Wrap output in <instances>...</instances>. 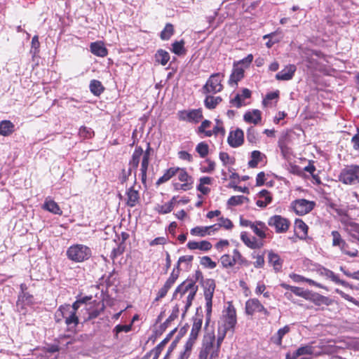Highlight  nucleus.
<instances>
[{
	"instance_id": "nucleus-33",
	"label": "nucleus",
	"mask_w": 359,
	"mask_h": 359,
	"mask_svg": "<svg viewBox=\"0 0 359 359\" xmlns=\"http://www.w3.org/2000/svg\"><path fill=\"white\" fill-rule=\"evenodd\" d=\"M126 195L127 205L131 208L135 207L139 201V192L131 187L127 190Z\"/></svg>"
},
{
	"instance_id": "nucleus-51",
	"label": "nucleus",
	"mask_w": 359,
	"mask_h": 359,
	"mask_svg": "<svg viewBox=\"0 0 359 359\" xmlns=\"http://www.w3.org/2000/svg\"><path fill=\"white\" fill-rule=\"evenodd\" d=\"M332 237V246L339 247L344 244V240L341 238L340 233L338 231H332L331 232Z\"/></svg>"
},
{
	"instance_id": "nucleus-31",
	"label": "nucleus",
	"mask_w": 359,
	"mask_h": 359,
	"mask_svg": "<svg viewBox=\"0 0 359 359\" xmlns=\"http://www.w3.org/2000/svg\"><path fill=\"white\" fill-rule=\"evenodd\" d=\"M226 333H227L226 331L222 330L221 327H219L218 334H217V344H216V345H215V348L211 353L212 358H217L219 357L220 346H221V344H222L224 339L225 338Z\"/></svg>"
},
{
	"instance_id": "nucleus-25",
	"label": "nucleus",
	"mask_w": 359,
	"mask_h": 359,
	"mask_svg": "<svg viewBox=\"0 0 359 359\" xmlns=\"http://www.w3.org/2000/svg\"><path fill=\"white\" fill-rule=\"evenodd\" d=\"M258 199L256 205L259 208H266L272 201V196L266 189H263L257 194Z\"/></svg>"
},
{
	"instance_id": "nucleus-4",
	"label": "nucleus",
	"mask_w": 359,
	"mask_h": 359,
	"mask_svg": "<svg viewBox=\"0 0 359 359\" xmlns=\"http://www.w3.org/2000/svg\"><path fill=\"white\" fill-rule=\"evenodd\" d=\"M339 180L345 184L353 185L359 183V165L345 166L339 175Z\"/></svg>"
},
{
	"instance_id": "nucleus-50",
	"label": "nucleus",
	"mask_w": 359,
	"mask_h": 359,
	"mask_svg": "<svg viewBox=\"0 0 359 359\" xmlns=\"http://www.w3.org/2000/svg\"><path fill=\"white\" fill-rule=\"evenodd\" d=\"M40 43L39 41V36L35 35L32 37L31 43L30 53L32 57H35L39 53Z\"/></svg>"
},
{
	"instance_id": "nucleus-34",
	"label": "nucleus",
	"mask_w": 359,
	"mask_h": 359,
	"mask_svg": "<svg viewBox=\"0 0 359 359\" xmlns=\"http://www.w3.org/2000/svg\"><path fill=\"white\" fill-rule=\"evenodd\" d=\"M179 167H172L167 169L163 173V175L158 179L156 184L160 185L170 180L173 176H175L177 173Z\"/></svg>"
},
{
	"instance_id": "nucleus-7",
	"label": "nucleus",
	"mask_w": 359,
	"mask_h": 359,
	"mask_svg": "<svg viewBox=\"0 0 359 359\" xmlns=\"http://www.w3.org/2000/svg\"><path fill=\"white\" fill-rule=\"evenodd\" d=\"M220 76L221 74L219 73L212 74L203 86V93L205 94H215L221 92L223 89V86L221 83L222 79H220Z\"/></svg>"
},
{
	"instance_id": "nucleus-54",
	"label": "nucleus",
	"mask_w": 359,
	"mask_h": 359,
	"mask_svg": "<svg viewBox=\"0 0 359 359\" xmlns=\"http://www.w3.org/2000/svg\"><path fill=\"white\" fill-rule=\"evenodd\" d=\"M295 228L299 233H302L303 236H306L308 233V226L302 219H297L295 220Z\"/></svg>"
},
{
	"instance_id": "nucleus-19",
	"label": "nucleus",
	"mask_w": 359,
	"mask_h": 359,
	"mask_svg": "<svg viewBox=\"0 0 359 359\" xmlns=\"http://www.w3.org/2000/svg\"><path fill=\"white\" fill-rule=\"evenodd\" d=\"M268 262L269 264L273 266L275 272H280L282 271L283 259L280 258L278 253L274 252L272 250L268 252Z\"/></svg>"
},
{
	"instance_id": "nucleus-36",
	"label": "nucleus",
	"mask_w": 359,
	"mask_h": 359,
	"mask_svg": "<svg viewBox=\"0 0 359 359\" xmlns=\"http://www.w3.org/2000/svg\"><path fill=\"white\" fill-rule=\"evenodd\" d=\"M177 174V179L180 182L182 183H189L190 186H193L194 179L190 175H189L186 168H179Z\"/></svg>"
},
{
	"instance_id": "nucleus-5",
	"label": "nucleus",
	"mask_w": 359,
	"mask_h": 359,
	"mask_svg": "<svg viewBox=\"0 0 359 359\" xmlns=\"http://www.w3.org/2000/svg\"><path fill=\"white\" fill-rule=\"evenodd\" d=\"M70 309L69 304L60 306L56 311V317L61 316L64 318L65 323L67 326V330L72 331L78 325L79 320L76 314L74 313V311L71 312Z\"/></svg>"
},
{
	"instance_id": "nucleus-61",
	"label": "nucleus",
	"mask_w": 359,
	"mask_h": 359,
	"mask_svg": "<svg viewBox=\"0 0 359 359\" xmlns=\"http://www.w3.org/2000/svg\"><path fill=\"white\" fill-rule=\"evenodd\" d=\"M229 102L231 106L236 107V108H240L245 105V103L243 102L239 93H237L234 98L231 99Z\"/></svg>"
},
{
	"instance_id": "nucleus-27",
	"label": "nucleus",
	"mask_w": 359,
	"mask_h": 359,
	"mask_svg": "<svg viewBox=\"0 0 359 359\" xmlns=\"http://www.w3.org/2000/svg\"><path fill=\"white\" fill-rule=\"evenodd\" d=\"M90 52L97 57H105L108 54L107 48L101 41L93 42L90 45Z\"/></svg>"
},
{
	"instance_id": "nucleus-52",
	"label": "nucleus",
	"mask_w": 359,
	"mask_h": 359,
	"mask_svg": "<svg viewBox=\"0 0 359 359\" xmlns=\"http://www.w3.org/2000/svg\"><path fill=\"white\" fill-rule=\"evenodd\" d=\"M221 134L222 136L225 135V129L223 125H216L212 130H208L205 132V137H211L212 135H217Z\"/></svg>"
},
{
	"instance_id": "nucleus-18",
	"label": "nucleus",
	"mask_w": 359,
	"mask_h": 359,
	"mask_svg": "<svg viewBox=\"0 0 359 359\" xmlns=\"http://www.w3.org/2000/svg\"><path fill=\"white\" fill-rule=\"evenodd\" d=\"M296 70L297 67L294 65H288L276 74V79L279 81L291 80L293 78Z\"/></svg>"
},
{
	"instance_id": "nucleus-39",
	"label": "nucleus",
	"mask_w": 359,
	"mask_h": 359,
	"mask_svg": "<svg viewBox=\"0 0 359 359\" xmlns=\"http://www.w3.org/2000/svg\"><path fill=\"white\" fill-rule=\"evenodd\" d=\"M154 57L156 62L165 66L170 60V54L165 50L159 49L156 51Z\"/></svg>"
},
{
	"instance_id": "nucleus-58",
	"label": "nucleus",
	"mask_w": 359,
	"mask_h": 359,
	"mask_svg": "<svg viewBox=\"0 0 359 359\" xmlns=\"http://www.w3.org/2000/svg\"><path fill=\"white\" fill-rule=\"evenodd\" d=\"M252 257L256 259V261L253 263V265L257 269L262 268L264 265V256L262 255H256L255 252L252 254Z\"/></svg>"
},
{
	"instance_id": "nucleus-47",
	"label": "nucleus",
	"mask_w": 359,
	"mask_h": 359,
	"mask_svg": "<svg viewBox=\"0 0 359 359\" xmlns=\"http://www.w3.org/2000/svg\"><path fill=\"white\" fill-rule=\"evenodd\" d=\"M248 201V198L244 196H233L227 201V205L230 206H236Z\"/></svg>"
},
{
	"instance_id": "nucleus-59",
	"label": "nucleus",
	"mask_w": 359,
	"mask_h": 359,
	"mask_svg": "<svg viewBox=\"0 0 359 359\" xmlns=\"http://www.w3.org/2000/svg\"><path fill=\"white\" fill-rule=\"evenodd\" d=\"M247 140L250 143H256L257 141V133L255 128L250 127L247 130Z\"/></svg>"
},
{
	"instance_id": "nucleus-37",
	"label": "nucleus",
	"mask_w": 359,
	"mask_h": 359,
	"mask_svg": "<svg viewBox=\"0 0 359 359\" xmlns=\"http://www.w3.org/2000/svg\"><path fill=\"white\" fill-rule=\"evenodd\" d=\"M302 170H304V172H309L313 178V182L314 184L318 185L321 184L320 177L318 176V175L315 174L316 168L313 164V161H309L308 165L304 167Z\"/></svg>"
},
{
	"instance_id": "nucleus-57",
	"label": "nucleus",
	"mask_w": 359,
	"mask_h": 359,
	"mask_svg": "<svg viewBox=\"0 0 359 359\" xmlns=\"http://www.w3.org/2000/svg\"><path fill=\"white\" fill-rule=\"evenodd\" d=\"M155 210L159 214L165 215L170 212L172 208H171V204L166 203L163 205H157L155 208Z\"/></svg>"
},
{
	"instance_id": "nucleus-42",
	"label": "nucleus",
	"mask_w": 359,
	"mask_h": 359,
	"mask_svg": "<svg viewBox=\"0 0 359 359\" xmlns=\"http://www.w3.org/2000/svg\"><path fill=\"white\" fill-rule=\"evenodd\" d=\"M265 155L262 154L259 151L255 150L251 153V160L248 162L250 168H256L258 163L263 161Z\"/></svg>"
},
{
	"instance_id": "nucleus-14",
	"label": "nucleus",
	"mask_w": 359,
	"mask_h": 359,
	"mask_svg": "<svg viewBox=\"0 0 359 359\" xmlns=\"http://www.w3.org/2000/svg\"><path fill=\"white\" fill-rule=\"evenodd\" d=\"M86 310L88 311L87 320H90L96 318L104 310V304L101 302L93 301L88 305H86Z\"/></svg>"
},
{
	"instance_id": "nucleus-46",
	"label": "nucleus",
	"mask_w": 359,
	"mask_h": 359,
	"mask_svg": "<svg viewBox=\"0 0 359 359\" xmlns=\"http://www.w3.org/2000/svg\"><path fill=\"white\" fill-rule=\"evenodd\" d=\"M313 352V348L310 345L300 346L294 352V357L298 358L301 355H311Z\"/></svg>"
},
{
	"instance_id": "nucleus-41",
	"label": "nucleus",
	"mask_w": 359,
	"mask_h": 359,
	"mask_svg": "<svg viewBox=\"0 0 359 359\" xmlns=\"http://www.w3.org/2000/svg\"><path fill=\"white\" fill-rule=\"evenodd\" d=\"M171 51L177 55H183L187 53V50L184 47V41L183 39L180 41H175L172 43Z\"/></svg>"
},
{
	"instance_id": "nucleus-23",
	"label": "nucleus",
	"mask_w": 359,
	"mask_h": 359,
	"mask_svg": "<svg viewBox=\"0 0 359 359\" xmlns=\"http://www.w3.org/2000/svg\"><path fill=\"white\" fill-rule=\"evenodd\" d=\"M143 154V149L140 146H137L129 161V168L135 170V176H136V170L139 165L140 158Z\"/></svg>"
},
{
	"instance_id": "nucleus-32",
	"label": "nucleus",
	"mask_w": 359,
	"mask_h": 359,
	"mask_svg": "<svg viewBox=\"0 0 359 359\" xmlns=\"http://www.w3.org/2000/svg\"><path fill=\"white\" fill-rule=\"evenodd\" d=\"M290 330V327L289 325H285L283 327L280 328L276 334L271 337V342L277 346H281L283 337L287 334Z\"/></svg>"
},
{
	"instance_id": "nucleus-15",
	"label": "nucleus",
	"mask_w": 359,
	"mask_h": 359,
	"mask_svg": "<svg viewBox=\"0 0 359 359\" xmlns=\"http://www.w3.org/2000/svg\"><path fill=\"white\" fill-rule=\"evenodd\" d=\"M244 141L243 131L237 128L235 130L231 131L227 138V142L230 147L236 148L243 144Z\"/></svg>"
},
{
	"instance_id": "nucleus-2",
	"label": "nucleus",
	"mask_w": 359,
	"mask_h": 359,
	"mask_svg": "<svg viewBox=\"0 0 359 359\" xmlns=\"http://www.w3.org/2000/svg\"><path fill=\"white\" fill-rule=\"evenodd\" d=\"M35 304L34 296L28 292V285L26 283L20 285V292L16 302L17 311L25 315L27 313V307H31Z\"/></svg>"
},
{
	"instance_id": "nucleus-53",
	"label": "nucleus",
	"mask_w": 359,
	"mask_h": 359,
	"mask_svg": "<svg viewBox=\"0 0 359 359\" xmlns=\"http://www.w3.org/2000/svg\"><path fill=\"white\" fill-rule=\"evenodd\" d=\"M173 190L175 191H187L192 189L193 186H190L189 183H180L172 182V183Z\"/></svg>"
},
{
	"instance_id": "nucleus-13",
	"label": "nucleus",
	"mask_w": 359,
	"mask_h": 359,
	"mask_svg": "<svg viewBox=\"0 0 359 359\" xmlns=\"http://www.w3.org/2000/svg\"><path fill=\"white\" fill-rule=\"evenodd\" d=\"M203 289L205 307L212 306V297L215 290V282L212 278H207L201 284Z\"/></svg>"
},
{
	"instance_id": "nucleus-49",
	"label": "nucleus",
	"mask_w": 359,
	"mask_h": 359,
	"mask_svg": "<svg viewBox=\"0 0 359 359\" xmlns=\"http://www.w3.org/2000/svg\"><path fill=\"white\" fill-rule=\"evenodd\" d=\"M172 286L168 283H165L163 286L158 291L156 298L154 299L153 304L156 302L159 301L161 299L164 298L166 295L169 290Z\"/></svg>"
},
{
	"instance_id": "nucleus-62",
	"label": "nucleus",
	"mask_w": 359,
	"mask_h": 359,
	"mask_svg": "<svg viewBox=\"0 0 359 359\" xmlns=\"http://www.w3.org/2000/svg\"><path fill=\"white\" fill-rule=\"evenodd\" d=\"M125 251V244L119 243L117 248H115L112 250L111 252V258L115 259L118 256L122 255Z\"/></svg>"
},
{
	"instance_id": "nucleus-22",
	"label": "nucleus",
	"mask_w": 359,
	"mask_h": 359,
	"mask_svg": "<svg viewBox=\"0 0 359 359\" xmlns=\"http://www.w3.org/2000/svg\"><path fill=\"white\" fill-rule=\"evenodd\" d=\"M244 77V69L237 66L236 62L233 63L232 72L229 79V84L231 86H237L238 82Z\"/></svg>"
},
{
	"instance_id": "nucleus-26",
	"label": "nucleus",
	"mask_w": 359,
	"mask_h": 359,
	"mask_svg": "<svg viewBox=\"0 0 359 359\" xmlns=\"http://www.w3.org/2000/svg\"><path fill=\"white\" fill-rule=\"evenodd\" d=\"M187 246L191 250L198 249L204 252L209 251L212 247L211 243L208 241H202L201 242L190 241L187 243Z\"/></svg>"
},
{
	"instance_id": "nucleus-11",
	"label": "nucleus",
	"mask_w": 359,
	"mask_h": 359,
	"mask_svg": "<svg viewBox=\"0 0 359 359\" xmlns=\"http://www.w3.org/2000/svg\"><path fill=\"white\" fill-rule=\"evenodd\" d=\"M316 203L306 199H297L292 202L291 208L299 215H304L311 212L315 207Z\"/></svg>"
},
{
	"instance_id": "nucleus-3",
	"label": "nucleus",
	"mask_w": 359,
	"mask_h": 359,
	"mask_svg": "<svg viewBox=\"0 0 359 359\" xmlns=\"http://www.w3.org/2000/svg\"><path fill=\"white\" fill-rule=\"evenodd\" d=\"M91 255V249L83 244L72 245L67 250L68 259L76 263L88 260Z\"/></svg>"
},
{
	"instance_id": "nucleus-40",
	"label": "nucleus",
	"mask_w": 359,
	"mask_h": 359,
	"mask_svg": "<svg viewBox=\"0 0 359 359\" xmlns=\"http://www.w3.org/2000/svg\"><path fill=\"white\" fill-rule=\"evenodd\" d=\"M176 330L177 328H175L171 332H170L163 341H161L155 348L151 349V352H154V353L159 356L165 344L170 340L171 337H172L173 334L176 332Z\"/></svg>"
},
{
	"instance_id": "nucleus-29",
	"label": "nucleus",
	"mask_w": 359,
	"mask_h": 359,
	"mask_svg": "<svg viewBox=\"0 0 359 359\" xmlns=\"http://www.w3.org/2000/svg\"><path fill=\"white\" fill-rule=\"evenodd\" d=\"M179 313H180V306L178 304H176L175 306H173V308L172 309V313L169 316V317L166 319V320L163 323H162L159 326V329L158 331L159 332L160 334H162L163 332L165 331V330L168 327L169 324L178 317Z\"/></svg>"
},
{
	"instance_id": "nucleus-48",
	"label": "nucleus",
	"mask_w": 359,
	"mask_h": 359,
	"mask_svg": "<svg viewBox=\"0 0 359 359\" xmlns=\"http://www.w3.org/2000/svg\"><path fill=\"white\" fill-rule=\"evenodd\" d=\"M196 151L199 154L201 158H205L209 152V147L205 142L198 143L196 147Z\"/></svg>"
},
{
	"instance_id": "nucleus-55",
	"label": "nucleus",
	"mask_w": 359,
	"mask_h": 359,
	"mask_svg": "<svg viewBox=\"0 0 359 359\" xmlns=\"http://www.w3.org/2000/svg\"><path fill=\"white\" fill-rule=\"evenodd\" d=\"M201 264L205 268L213 269L216 267L217 264L213 262L208 256L202 257L200 262Z\"/></svg>"
},
{
	"instance_id": "nucleus-43",
	"label": "nucleus",
	"mask_w": 359,
	"mask_h": 359,
	"mask_svg": "<svg viewBox=\"0 0 359 359\" xmlns=\"http://www.w3.org/2000/svg\"><path fill=\"white\" fill-rule=\"evenodd\" d=\"M217 226L216 224L208 226H198L196 227L192 228L190 230V233L192 236H198L203 237L207 234H210V232L208 231L211 228L215 227Z\"/></svg>"
},
{
	"instance_id": "nucleus-6",
	"label": "nucleus",
	"mask_w": 359,
	"mask_h": 359,
	"mask_svg": "<svg viewBox=\"0 0 359 359\" xmlns=\"http://www.w3.org/2000/svg\"><path fill=\"white\" fill-rule=\"evenodd\" d=\"M215 335L214 332L212 331L204 334L198 359H208V356L209 358L211 356V353L215 348Z\"/></svg>"
},
{
	"instance_id": "nucleus-8",
	"label": "nucleus",
	"mask_w": 359,
	"mask_h": 359,
	"mask_svg": "<svg viewBox=\"0 0 359 359\" xmlns=\"http://www.w3.org/2000/svg\"><path fill=\"white\" fill-rule=\"evenodd\" d=\"M223 325L221 327L222 330L228 332H234L235 326L237 323L236 311L231 303H229V306L226 309V313L223 316Z\"/></svg>"
},
{
	"instance_id": "nucleus-44",
	"label": "nucleus",
	"mask_w": 359,
	"mask_h": 359,
	"mask_svg": "<svg viewBox=\"0 0 359 359\" xmlns=\"http://www.w3.org/2000/svg\"><path fill=\"white\" fill-rule=\"evenodd\" d=\"M174 27L170 23H167L164 29L161 31L160 37L162 40L166 41L170 39L174 34Z\"/></svg>"
},
{
	"instance_id": "nucleus-12",
	"label": "nucleus",
	"mask_w": 359,
	"mask_h": 359,
	"mask_svg": "<svg viewBox=\"0 0 359 359\" xmlns=\"http://www.w3.org/2000/svg\"><path fill=\"white\" fill-rule=\"evenodd\" d=\"M245 313L248 316H252L255 313H262L264 316H269V312L262 304L259 299L256 298L249 299L245 302Z\"/></svg>"
},
{
	"instance_id": "nucleus-56",
	"label": "nucleus",
	"mask_w": 359,
	"mask_h": 359,
	"mask_svg": "<svg viewBox=\"0 0 359 359\" xmlns=\"http://www.w3.org/2000/svg\"><path fill=\"white\" fill-rule=\"evenodd\" d=\"M339 248H340L341 251L345 255H347L351 257H355L358 256V250L353 249V250H348V245L346 243L345 241L344 244L343 245H339Z\"/></svg>"
},
{
	"instance_id": "nucleus-1",
	"label": "nucleus",
	"mask_w": 359,
	"mask_h": 359,
	"mask_svg": "<svg viewBox=\"0 0 359 359\" xmlns=\"http://www.w3.org/2000/svg\"><path fill=\"white\" fill-rule=\"evenodd\" d=\"M198 290V286L195 284V280L192 279H186L181 283L174 290L172 300L182 302L184 304L183 312L182 314L184 318L192 304Z\"/></svg>"
},
{
	"instance_id": "nucleus-30",
	"label": "nucleus",
	"mask_w": 359,
	"mask_h": 359,
	"mask_svg": "<svg viewBox=\"0 0 359 359\" xmlns=\"http://www.w3.org/2000/svg\"><path fill=\"white\" fill-rule=\"evenodd\" d=\"M251 229L260 238L264 239L266 238V231L269 229L264 222L261 221H256L255 223H253Z\"/></svg>"
},
{
	"instance_id": "nucleus-21",
	"label": "nucleus",
	"mask_w": 359,
	"mask_h": 359,
	"mask_svg": "<svg viewBox=\"0 0 359 359\" xmlns=\"http://www.w3.org/2000/svg\"><path fill=\"white\" fill-rule=\"evenodd\" d=\"M241 239L250 249H259L263 246L262 241H258L255 236H250L245 231L241 233Z\"/></svg>"
},
{
	"instance_id": "nucleus-63",
	"label": "nucleus",
	"mask_w": 359,
	"mask_h": 359,
	"mask_svg": "<svg viewBox=\"0 0 359 359\" xmlns=\"http://www.w3.org/2000/svg\"><path fill=\"white\" fill-rule=\"evenodd\" d=\"M335 212L337 214L338 216L340 217L339 221L341 224L344 220L348 221L351 219V217L347 213V210L345 209L339 208L337 207V208L335 210Z\"/></svg>"
},
{
	"instance_id": "nucleus-24",
	"label": "nucleus",
	"mask_w": 359,
	"mask_h": 359,
	"mask_svg": "<svg viewBox=\"0 0 359 359\" xmlns=\"http://www.w3.org/2000/svg\"><path fill=\"white\" fill-rule=\"evenodd\" d=\"M44 210L48 211L54 215H62V210L59 205L50 197H47L42 205Z\"/></svg>"
},
{
	"instance_id": "nucleus-10",
	"label": "nucleus",
	"mask_w": 359,
	"mask_h": 359,
	"mask_svg": "<svg viewBox=\"0 0 359 359\" xmlns=\"http://www.w3.org/2000/svg\"><path fill=\"white\" fill-rule=\"evenodd\" d=\"M268 225L275 229L277 233H285L290 225V221L281 215H273L268 220Z\"/></svg>"
},
{
	"instance_id": "nucleus-20",
	"label": "nucleus",
	"mask_w": 359,
	"mask_h": 359,
	"mask_svg": "<svg viewBox=\"0 0 359 359\" xmlns=\"http://www.w3.org/2000/svg\"><path fill=\"white\" fill-rule=\"evenodd\" d=\"M200 309H201V307L197 308L196 316L193 318V325L191 330V332L189 334V336L191 337L192 338H198L199 332L202 327L203 314L198 313V311Z\"/></svg>"
},
{
	"instance_id": "nucleus-16",
	"label": "nucleus",
	"mask_w": 359,
	"mask_h": 359,
	"mask_svg": "<svg viewBox=\"0 0 359 359\" xmlns=\"http://www.w3.org/2000/svg\"><path fill=\"white\" fill-rule=\"evenodd\" d=\"M344 230L352 238L359 241V224L353 221L351 218L348 221L344 220L342 222Z\"/></svg>"
},
{
	"instance_id": "nucleus-17",
	"label": "nucleus",
	"mask_w": 359,
	"mask_h": 359,
	"mask_svg": "<svg viewBox=\"0 0 359 359\" xmlns=\"http://www.w3.org/2000/svg\"><path fill=\"white\" fill-rule=\"evenodd\" d=\"M306 299L313 302L316 306H330L332 303V300L329 297L311 291L309 292Z\"/></svg>"
},
{
	"instance_id": "nucleus-45",
	"label": "nucleus",
	"mask_w": 359,
	"mask_h": 359,
	"mask_svg": "<svg viewBox=\"0 0 359 359\" xmlns=\"http://www.w3.org/2000/svg\"><path fill=\"white\" fill-rule=\"evenodd\" d=\"M149 164V159L147 157H142L140 167L141 180L143 184L147 181V172Z\"/></svg>"
},
{
	"instance_id": "nucleus-64",
	"label": "nucleus",
	"mask_w": 359,
	"mask_h": 359,
	"mask_svg": "<svg viewBox=\"0 0 359 359\" xmlns=\"http://www.w3.org/2000/svg\"><path fill=\"white\" fill-rule=\"evenodd\" d=\"M93 131L86 126H81L79 129V134L83 138H90Z\"/></svg>"
},
{
	"instance_id": "nucleus-35",
	"label": "nucleus",
	"mask_w": 359,
	"mask_h": 359,
	"mask_svg": "<svg viewBox=\"0 0 359 359\" xmlns=\"http://www.w3.org/2000/svg\"><path fill=\"white\" fill-rule=\"evenodd\" d=\"M14 124L8 120H4L0 122V135L8 136L14 131Z\"/></svg>"
},
{
	"instance_id": "nucleus-60",
	"label": "nucleus",
	"mask_w": 359,
	"mask_h": 359,
	"mask_svg": "<svg viewBox=\"0 0 359 359\" xmlns=\"http://www.w3.org/2000/svg\"><path fill=\"white\" fill-rule=\"evenodd\" d=\"M220 262L224 268H229L233 266L232 257L228 254L222 255L220 258Z\"/></svg>"
},
{
	"instance_id": "nucleus-38",
	"label": "nucleus",
	"mask_w": 359,
	"mask_h": 359,
	"mask_svg": "<svg viewBox=\"0 0 359 359\" xmlns=\"http://www.w3.org/2000/svg\"><path fill=\"white\" fill-rule=\"evenodd\" d=\"M89 89L95 96H100L104 92V87L101 81L93 79L90 83Z\"/></svg>"
},
{
	"instance_id": "nucleus-9",
	"label": "nucleus",
	"mask_w": 359,
	"mask_h": 359,
	"mask_svg": "<svg viewBox=\"0 0 359 359\" xmlns=\"http://www.w3.org/2000/svg\"><path fill=\"white\" fill-rule=\"evenodd\" d=\"M177 117L180 121L198 123L203 118V116L202 109L199 108L189 110H180L177 112Z\"/></svg>"
},
{
	"instance_id": "nucleus-28",
	"label": "nucleus",
	"mask_w": 359,
	"mask_h": 359,
	"mask_svg": "<svg viewBox=\"0 0 359 359\" xmlns=\"http://www.w3.org/2000/svg\"><path fill=\"white\" fill-rule=\"evenodd\" d=\"M243 119L246 123L257 124L262 119V113L259 109L248 111L243 116Z\"/></svg>"
}]
</instances>
